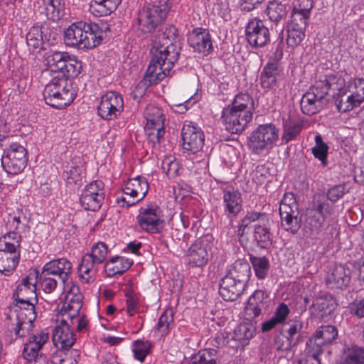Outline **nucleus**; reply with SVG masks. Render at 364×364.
Wrapping results in <instances>:
<instances>
[{"label":"nucleus","mask_w":364,"mask_h":364,"mask_svg":"<svg viewBox=\"0 0 364 364\" xmlns=\"http://www.w3.org/2000/svg\"><path fill=\"white\" fill-rule=\"evenodd\" d=\"M177 36L178 30L172 25L158 30L153 40L152 58L144 78L150 85L158 83L170 75L180 54Z\"/></svg>","instance_id":"1"},{"label":"nucleus","mask_w":364,"mask_h":364,"mask_svg":"<svg viewBox=\"0 0 364 364\" xmlns=\"http://www.w3.org/2000/svg\"><path fill=\"white\" fill-rule=\"evenodd\" d=\"M36 278L28 275L22 279L13 294L17 304L10 310L8 319L9 331L14 334L15 339L29 336L33 329L36 318L33 303L36 300Z\"/></svg>","instance_id":"2"},{"label":"nucleus","mask_w":364,"mask_h":364,"mask_svg":"<svg viewBox=\"0 0 364 364\" xmlns=\"http://www.w3.org/2000/svg\"><path fill=\"white\" fill-rule=\"evenodd\" d=\"M95 23L82 21L71 24L65 31L66 46L80 49H92L102 43L106 36L105 29Z\"/></svg>","instance_id":"3"},{"label":"nucleus","mask_w":364,"mask_h":364,"mask_svg":"<svg viewBox=\"0 0 364 364\" xmlns=\"http://www.w3.org/2000/svg\"><path fill=\"white\" fill-rule=\"evenodd\" d=\"M238 235L241 238L253 235L254 240L262 248L271 244L269 231V220L266 214L250 212L241 220L238 229Z\"/></svg>","instance_id":"4"},{"label":"nucleus","mask_w":364,"mask_h":364,"mask_svg":"<svg viewBox=\"0 0 364 364\" xmlns=\"http://www.w3.org/2000/svg\"><path fill=\"white\" fill-rule=\"evenodd\" d=\"M170 9L166 0L149 4L139 11L136 26L144 34L151 33L166 18Z\"/></svg>","instance_id":"5"},{"label":"nucleus","mask_w":364,"mask_h":364,"mask_svg":"<svg viewBox=\"0 0 364 364\" xmlns=\"http://www.w3.org/2000/svg\"><path fill=\"white\" fill-rule=\"evenodd\" d=\"M45 62L48 69L56 73L55 77H75L80 73L81 63L74 55L66 52H49L45 55Z\"/></svg>","instance_id":"6"},{"label":"nucleus","mask_w":364,"mask_h":364,"mask_svg":"<svg viewBox=\"0 0 364 364\" xmlns=\"http://www.w3.org/2000/svg\"><path fill=\"white\" fill-rule=\"evenodd\" d=\"M333 85L325 79L316 82L301 100V109L304 114L312 115L321 110L327 103L326 95Z\"/></svg>","instance_id":"7"},{"label":"nucleus","mask_w":364,"mask_h":364,"mask_svg":"<svg viewBox=\"0 0 364 364\" xmlns=\"http://www.w3.org/2000/svg\"><path fill=\"white\" fill-rule=\"evenodd\" d=\"M108 252L107 245L104 242L95 244L90 253L85 254L78 267L79 277L84 283L94 282L98 270V265L102 263Z\"/></svg>","instance_id":"8"},{"label":"nucleus","mask_w":364,"mask_h":364,"mask_svg":"<svg viewBox=\"0 0 364 364\" xmlns=\"http://www.w3.org/2000/svg\"><path fill=\"white\" fill-rule=\"evenodd\" d=\"M278 138V129L274 124H261L251 133L247 146L252 153L260 154L264 150L272 149Z\"/></svg>","instance_id":"9"},{"label":"nucleus","mask_w":364,"mask_h":364,"mask_svg":"<svg viewBox=\"0 0 364 364\" xmlns=\"http://www.w3.org/2000/svg\"><path fill=\"white\" fill-rule=\"evenodd\" d=\"M298 204L292 193L284 194L279 206L282 225L285 230L296 234L300 228Z\"/></svg>","instance_id":"10"},{"label":"nucleus","mask_w":364,"mask_h":364,"mask_svg":"<svg viewBox=\"0 0 364 364\" xmlns=\"http://www.w3.org/2000/svg\"><path fill=\"white\" fill-rule=\"evenodd\" d=\"M1 166L9 174H18L26 167L27 164V151L18 144H12L6 149L1 157Z\"/></svg>","instance_id":"11"},{"label":"nucleus","mask_w":364,"mask_h":364,"mask_svg":"<svg viewBox=\"0 0 364 364\" xmlns=\"http://www.w3.org/2000/svg\"><path fill=\"white\" fill-rule=\"evenodd\" d=\"M48 333L41 331L29 337L25 343L23 357L27 360V364H49L47 357L41 352L43 346L48 340Z\"/></svg>","instance_id":"12"},{"label":"nucleus","mask_w":364,"mask_h":364,"mask_svg":"<svg viewBox=\"0 0 364 364\" xmlns=\"http://www.w3.org/2000/svg\"><path fill=\"white\" fill-rule=\"evenodd\" d=\"M211 252L210 237L198 238L189 247L186 257L191 267H203L208 263Z\"/></svg>","instance_id":"13"},{"label":"nucleus","mask_w":364,"mask_h":364,"mask_svg":"<svg viewBox=\"0 0 364 364\" xmlns=\"http://www.w3.org/2000/svg\"><path fill=\"white\" fill-rule=\"evenodd\" d=\"M124 109L122 95L116 92H107L101 97L97 107L99 116L105 120H114L121 114Z\"/></svg>","instance_id":"14"},{"label":"nucleus","mask_w":364,"mask_h":364,"mask_svg":"<svg viewBox=\"0 0 364 364\" xmlns=\"http://www.w3.org/2000/svg\"><path fill=\"white\" fill-rule=\"evenodd\" d=\"M144 116L146 120L145 130L148 137L154 143L160 142L165 133L162 111L155 106L149 105L146 108Z\"/></svg>","instance_id":"15"},{"label":"nucleus","mask_w":364,"mask_h":364,"mask_svg":"<svg viewBox=\"0 0 364 364\" xmlns=\"http://www.w3.org/2000/svg\"><path fill=\"white\" fill-rule=\"evenodd\" d=\"M222 120L225 129L232 134L243 132L252 119V114L227 107L223 109Z\"/></svg>","instance_id":"16"},{"label":"nucleus","mask_w":364,"mask_h":364,"mask_svg":"<svg viewBox=\"0 0 364 364\" xmlns=\"http://www.w3.org/2000/svg\"><path fill=\"white\" fill-rule=\"evenodd\" d=\"M162 212L157 205H149L141 208L137 216L139 225L150 233H156L163 228Z\"/></svg>","instance_id":"17"},{"label":"nucleus","mask_w":364,"mask_h":364,"mask_svg":"<svg viewBox=\"0 0 364 364\" xmlns=\"http://www.w3.org/2000/svg\"><path fill=\"white\" fill-rule=\"evenodd\" d=\"M245 36L249 44L255 48L263 47L270 41L269 28L264 21L257 18L250 20L247 23Z\"/></svg>","instance_id":"18"},{"label":"nucleus","mask_w":364,"mask_h":364,"mask_svg":"<svg viewBox=\"0 0 364 364\" xmlns=\"http://www.w3.org/2000/svg\"><path fill=\"white\" fill-rule=\"evenodd\" d=\"M149 191V184L146 178L141 176H137L129 179L123 189L125 196H129L122 198L121 200L126 203L128 206L133 205L142 200Z\"/></svg>","instance_id":"19"},{"label":"nucleus","mask_w":364,"mask_h":364,"mask_svg":"<svg viewBox=\"0 0 364 364\" xmlns=\"http://www.w3.org/2000/svg\"><path fill=\"white\" fill-rule=\"evenodd\" d=\"M345 265L343 266L344 276L343 284L348 283L351 276H355L364 282V257L353 250H348L345 256Z\"/></svg>","instance_id":"20"},{"label":"nucleus","mask_w":364,"mask_h":364,"mask_svg":"<svg viewBox=\"0 0 364 364\" xmlns=\"http://www.w3.org/2000/svg\"><path fill=\"white\" fill-rule=\"evenodd\" d=\"M43 268L61 281L64 290L70 289V284L72 283L70 277L73 265L68 259L66 258L53 259L47 262Z\"/></svg>","instance_id":"21"},{"label":"nucleus","mask_w":364,"mask_h":364,"mask_svg":"<svg viewBox=\"0 0 364 364\" xmlns=\"http://www.w3.org/2000/svg\"><path fill=\"white\" fill-rule=\"evenodd\" d=\"M183 148L191 153L199 151L204 144V134L201 129L191 124H184L181 132Z\"/></svg>","instance_id":"22"},{"label":"nucleus","mask_w":364,"mask_h":364,"mask_svg":"<svg viewBox=\"0 0 364 364\" xmlns=\"http://www.w3.org/2000/svg\"><path fill=\"white\" fill-rule=\"evenodd\" d=\"M71 322L63 318L53 331V342L59 349L68 350L75 343V338L70 329Z\"/></svg>","instance_id":"23"},{"label":"nucleus","mask_w":364,"mask_h":364,"mask_svg":"<svg viewBox=\"0 0 364 364\" xmlns=\"http://www.w3.org/2000/svg\"><path fill=\"white\" fill-rule=\"evenodd\" d=\"M188 43L194 51L207 55L213 48L210 35L203 28L193 29L188 36Z\"/></svg>","instance_id":"24"},{"label":"nucleus","mask_w":364,"mask_h":364,"mask_svg":"<svg viewBox=\"0 0 364 364\" xmlns=\"http://www.w3.org/2000/svg\"><path fill=\"white\" fill-rule=\"evenodd\" d=\"M346 90L350 95L348 97L343 112H349L364 102V79L355 78L349 81Z\"/></svg>","instance_id":"25"},{"label":"nucleus","mask_w":364,"mask_h":364,"mask_svg":"<svg viewBox=\"0 0 364 364\" xmlns=\"http://www.w3.org/2000/svg\"><path fill=\"white\" fill-rule=\"evenodd\" d=\"M75 289L78 291L77 287L69 289V292L65 296V301L60 310V314L63 316H66L71 324H74V318L79 314L82 306V296L80 294L75 292Z\"/></svg>","instance_id":"26"},{"label":"nucleus","mask_w":364,"mask_h":364,"mask_svg":"<svg viewBox=\"0 0 364 364\" xmlns=\"http://www.w3.org/2000/svg\"><path fill=\"white\" fill-rule=\"evenodd\" d=\"M223 200L225 211L229 218L235 217L242 210V199L240 193L232 187H228L223 191Z\"/></svg>","instance_id":"27"},{"label":"nucleus","mask_w":364,"mask_h":364,"mask_svg":"<svg viewBox=\"0 0 364 364\" xmlns=\"http://www.w3.org/2000/svg\"><path fill=\"white\" fill-rule=\"evenodd\" d=\"M245 286L228 276L221 279L219 293L225 301H235L244 291Z\"/></svg>","instance_id":"28"},{"label":"nucleus","mask_w":364,"mask_h":364,"mask_svg":"<svg viewBox=\"0 0 364 364\" xmlns=\"http://www.w3.org/2000/svg\"><path fill=\"white\" fill-rule=\"evenodd\" d=\"M71 78L72 77L66 78V77H53V80L47 84L54 85L55 90L61 93V95L63 97L62 98L64 100L65 103H71L76 96L75 90L73 87Z\"/></svg>","instance_id":"29"},{"label":"nucleus","mask_w":364,"mask_h":364,"mask_svg":"<svg viewBox=\"0 0 364 364\" xmlns=\"http://www.w3.org/2000/svg\"><path fill=\"white\" fill-rule=\"evenodd\" d=\"M250 274L251 268L250 264L246 262L237 260L228 270L226 276L237 282H240L245 287L250 279Z\"/></svg>","instance_id":"30"},{"label":"nucleus","mask_w":364,"mask_h":364,"mask_svg":"<svg viewBox=\"0 0 364 364\" xmlns=\"http://www.w3.org/2000/svg\"><path fill=\"white\" fill-rule=\"evenodd\" d=\"M122 0H92L90 11L96 16H106L114 12Z\"/></svg>","instance_id":"31"},{"label":"nucleus","mask_w":364,"mask_h":364,"mask_svg":"<svg viewBox=\"0 0 364 364\" xmlns=\"http://www.w3.org/2000/svg\"><path fill=\"white\" fill-rule=\"evenodd\" d=\"M289 312V309L286 304H280L276 309L274 316L262 323L261 328L262 332L269 331L278 324L283 323Z\"/></svg>","instance_id":"32"},{"label":"nucleus","mask_w":364,"mask_h":364,"mask_svg":"<svg viewBox=\"0 0 364 364\" xmlns=\"http://www.w3.org/2000/svg\"><path fill=\"white\" fill-rule=\"evenodd\" d=\"M132 262L124 257L116 256L107 261L105 268L109 276L122 274L129 269Z\"/></svg>","instance_id":"33"},{"label":"nucleus","mask_w":364,"mask_h":364,"mask_svg":"<svg viewBox=\"0 0 364 364\" xmlns=\"http://www.w3.org/2000/svg\"><path fill=\"white\" fill-rule=\"evenodd\" d=\"M19 253L0 250V272L8 275L13 272L19 262Z\"/></svg>","instance_id":"34"},{"label":"nucleus","mask_w":364,"mask_h":364,"mask_svg":"<svg viewBox=\"0 0 364 364\" xmlns=\"http://www.w3.org/2000/svg\"><path fill=\"white\" fill-rule=\"evenodd\" d=\"M21 236L16 231H10L0 237V250L19 253Z\"/></svg>","instance_id":"35"},{"label":"nucleus","mask_w":364,"mask_h":364,"mask_svg":"<svg viewBox=\"0 0 364 364\" xmlns=\"http://www.w3.org/2000/svg\"><path fill=\"white\" fill-rule=\"evenodd\" d=\"M220 358L216 350L213 348L203 349L193 355L188 364H218Z\"/></svg>","instance_id":"36"},{"label":"nucleus","mask_w":364,"mask_h":364,"mask_svg":"<svg viewBox=\"0 0 364 364\" xmlns=\"http://www.w3.org/2000/svg\"><path fill=\"white\" fill-rule=\"evenodd\" d=\"M279 66L275 64L267 63L263 68L260 75V83L264 88H270L275 85L279 75Z\"/></svg>","instance_id":"37"},{"label":"nucleus","mask_w":364,"mask_h":364,"mask_svg":"<svg viewBox=\"0 0 364 364\" xmlns=\"http://www.w3.org/2000/svg\"><path fill=\"white\" fill-rule=\"evenodd\" d=\"M43 95L46 104L54 108L63 109L70 104L65 103L64 100L62 98L63 97L61 95V93L55 90L54 85H46Z\"/></svg>","instance_id":"38"},{"label":"nucleus","mask_w":364,"mask_h":364,"mask_svg":"<svg viewBox=\"0 0 364 364\" xmlns=\"http://www.w3.org/2000/svg\"><path fill=\"white\" fill-rule=\"evenodd\" d=\"M250 260L256 277L259 279L266 278L270 267L268 258L264 256L256 257L251 255Z\"/></svg>","instance_id":"39"},{"label":"nucleus","mask_w":364,"mask_h":364,"mask_svg":"<svg viewBox=\"0 0 364 364\" xmlns=\"http://www.w3.org/2000/svg\"><path fill=\"white\" fill-rule=\"evenodd\" d=\"M38 281L41 289L46 294H50L54 291L57 287L58 280L57 278L50 273L48 270H46L43 267L42 271L39 275L36 274L34 276Z\"/></svg>","instance_id":"40"},{"label":"nucleus","mask_w":364,"mask_h":364,"mask_svg":"<svg viewBox=\"0 0 364 364\" xmlns=\"http://www.w3.org/2000/svg\"><path fill=\"white\" fill-rule=\"evenodd\" d=\"M288 10L287 5L274 1L268 4L267 14L272 21L277 23L286 18Z\"/></svg>","instance_id":"41"},{"label":"nucleus","mask_w":364,"mask_h":364,"mask_svg":"<svg viewBox=\"0 0 364 364\" xmlns=\"http://www.w3.org/2000/svg\"><path fill=\"white\" fill-rule=\"evenodd\" d=\"M255 328L250 323H243L239 324L234 331L233 338L245 346L247 341L253 337Z\"/></svg>","instance_id":"42"},{"label":"nucleus","mask_w":364,"mask_h":364,"mask_svg":"<svg viewBox=\"0 0 364 364\" xmlns=\"http://www.w3.org/2000/svg\"><path fill=\"white\" fill-rule=\"evenodd\" d=\"M27 45L33 51L41 50L44 44L43 31L39 26H33L26 36Z\"/></svg>","instance_id":"43"},{"label":"nucleus","mask_w":364,"mask_h":364,"mask_svg":"<svg viewBox=\"0 0 364 364\" xmlns=\"http://www.w3.org/2000/svg\"><path fill=\"white\" fill-rule=\"evenodd\" d=\"M228 107L232 109L240 111H247L249 114H252L254 109V102L252 98L248 94L237 95L231 105Z\"/></svg>","instance_id":"44"},{"label":"nucleus","mask_w":364,"mask_h":364,"mask_svg":"<svg viewBox=\"0 0 364 364\" xmlns=\"http://www.w3.org/2000/svg\"><path fill=\"white\" fill-rule=\"evenodd\" d=\"M45 10L47 18L53 21H58L65 14L60 0H47Z\"/></svg>","instance_id":"45"},{"label":"nucleus","mask_w":364,"mask_h":364,"mask_svg":"<svg viewBox=\"0 0 364 364\" xmlns=\"http://www.w3.org/2000/svg\"><path fill=\"white\" fill-rule=\"evenodd\" d=\"M105 196L102 195L81 194L80 201L82 206L87 210L96 211L99 210L104 200Z\"/></svg>","instance_id":"46"},{"label":"nucleus","mask_w":364,"mask_h":364,"mask_svg":"<svg viewBox=\"0 0 364 364\" xmlns=\"http://www.w3.org/2000/svg\"><path fill=\"white\" fill-rule=\"evenodd\" d=\"M124 295L127 298V311L130 316L136 313L139 308V296L132 289L130 284L126 285L123 289Z\"/></svg>","instance_id":"47"},{"label":"nucleus","mask_w":364,"mask_h":364,"mask_svg":"<svg viewBox=\"0 0 364 364\" xmlns=\"http://www.w3.org/2000/svg\"><path fill=\"white\" fill-rule=\"evenodd\" d=\"M324 343L316 338L315 336L310 338L306 342L307 353L310 355L317 364H321L319 355L323 352V345Z\"/></svg>","instance_id":"48"},{"label":"nucleus","mask_w":364,"mask_h":364,"mask_svg":"<svg viewBox=\"0 0 364 364\" xmlns=\"http://www.w3.org/2000/svg\"><path fill=\"white\" fill-rule=\"evenodd\" d=\"M312 210L318 214L319 216L322 218V220H323L324 218L330 213L328 204L323 201V196H319L314 198L312 205ZM322 222L323 221L320 220V218H318L316 220V228H319L321 225Z\"/></svg>","instance_id":"49"},{"label":"nucleus","mask_w":364,"mask_h":364,"mask_svg":"<svg viewBox=\"0 0 364 364\" xmlns=\"http://www.w3.org/2000/svg\"><path fill=\"white\" fill-rule=\"evenodd\" d=\"M324 343H331L338 336V331L333 326H323L317 330L314 335Z\"/></svg>","instance_id":"50"},{"label":"nucleus","mask_w":364,"mask_h":364,"mask_svg":"<svg viewBox=\"0 0 364 364\" xmlns=\"http://www.w3.org/2000/svg\"><path fill=\"white\" fill-rule=\"evenodd\" d=\"M310 14L292 10L291 14V20L289 26L299 28V29L306 30L308 25Z\"/></svg>","instance_id":"51"},{"label":"nucleus","mask_w":364,"mask_h":364,"mask_svg":"<svg viewBox=\"0 0 364 364\" xmlns=\"http://www.w3.org/2000/svg\"><path fill=\"white\" fill-rule=\"evenodd\" d=\"M151 343L149 341H136L133 343V353L134 358L143 362L146 356L149 353Z\"/></svg>","instance_id":"52"},{"label":"nucleus","mask_w":364,"mask_h":364,"mask_svg":"<svg viewBox=\"0 0 364 364\" xmlns=\"http://www.w3.org/2000/svg\"><path fill=\"white\" fill-rule=\"evenodd\" d=\"M302 124L299 122L287 123L284 125V134L282 140L285 144L293 140L301 132Z\"/></svg>","instance_id":"53"},{"label":"nucleus","mask_w":364,"mask_h":364,"mask_svg":"<svg viewBox=\"0 0 364 364\" xmlns=\"http://www.w3.org/2000/svg\"><path fill=\"white\" fill-rule=\"evenodd\" d=\"M315 142L316 146H314L311 149L312 154L316 158L324 164L326 159L328 146L323 142V139L320 134H317L315 136Z\"/></svg>","instance_id":"54"},{"label":"nucleus","mask_w":364,"mask_h":364,"mask_svg":"<svg viewBox=\"0 0 364 364\" xmlns=\"http://www.w3.org/2000/svg\"><path fill=\"white\" fill-rule=\"evenodd\" d=\"M173 312L166 310L161 315L157 323V329L162 336L166 335L169 331L170 325L173 323Z\"/></svg>","instance_id":"55"},{"label":"nucleus","mask_w":364,"mask_h":364,"mask_svg":"<svg viewBox=\"0 0 364 364\" xmlns=\"http://www.w3.org/2000/svg\"><path fill=\"white\" fill-rule=\"evenodd\" d=\"M287 43L289 46L299 45L305 36V30L288 26Z\"/></svg>","instance_id":"56"},{"label":"nucleus","mask_w":364,"mask_h":364,"mask_svg":"<svg viewBox=\"0 0 364 364\" xmlns=\"http://www.w3.org/2000/svg\"><path fill=\"white\" fill-rule=\"evenodd\" d=\"M345 362L346 364H364V349L354 347L349 350Z\"/></svg>","instance_id":"57"},{"label":"nucleus","mask_w":364,"mask_h":364,"mask_svg":"<svg viewBox=\"0 0 364 364\" xmlns=\"http://www.w3.org/2000/svg\"><path fill=\"white\" fill-rule=\"evenodd\" d=\"M335 300L333 297H330V299H318L312 305L313 309L315 311L323 312L326 314V311L331 313L334 309Z\"/></svg>","instance_id":"58"},{"label":"nucleus","mask_w":364,"mask_h":364,"mask_svg":"<svg viewBox=\"0 0 364 364\" xmlns=\"http://www.w3.org/2000/svg\"><path fill=\"white\" fill-rule=\"evenodd\" d=\"M162 169L170 178H174L178 175V163L176 160L165 159L162 162Z\"/></svg>","instance_id":"59"},{"label":"nucleus","mask_w":364,"mask_h":364,"mask_svg":"<svg viewBox=\"0 0 364 364\" xmlns=\"http://www.w3.org/2000/svg\"><path fill=\"white\" fill-rule=\"evenodd\" d=\"M103 188V182L101 181H95L87 185L82 190L81 194L95 195V197H97V195H102L105 196Z\"/></svg>","instance_id":"60"},{"label":"nucleus","mask_w":364,"mask_h":364,"mask_svg":"<svg viewBox=\"0 0 364 364\" xmlns=\"http://www.w3.org/2000/svg\"><path fill=\"white\" fill-rule=\"evenodd\" d=\"M348 308L351 315L358 318H364V298L358 301L350 303Z\"/></svg>","instance_id":"61"},{"label":"nucleus","mask_w":364,"mask_h":364,"mask_svg":"<svg viewBox=\"0 0 364 364\" xmlns=\"http://www.w3.org/2000/svg\"><path fill=\"white\" fill-rule=\"evenodd\" d=\"M313 6L312 0H294L292 4V10L311 14Z\"/></svg>","instance_id":"62"},{"label":"nucleus","mask_w":364,"mask_h":364,"mask_svg":"<svg viewBox=\"0 0 364 364\" xmlns=\"http://www.w3.org/2000/svg\"><path fill=\"white\" fill-rule=\"evenodd\" d=\"M262 306L257 304V303H254L253 300H248L245 307V314L252 318L258 316L262 312Z\"/></svg>","instance_id":"63"},{"label":"nucleus","mask_w":364,"mask_h":364,"mask_svg":"<svg viewBox=\"0 0 364 364\" xmlns=\"http://www.w3.org/2000/svg\"><path fill=\"white\" fill-rule=\"evenodd\" d=\"M283 57V48L282 42L278 43L275 47V50L269 58L268 63L275 64L276 66H279L278 63Z\"/></svg>","instance_id":"64"}]
</instances>
